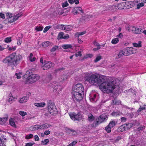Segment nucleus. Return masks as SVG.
Here are the masks:
<instances>
[{"mask_svg":"<svg viewBox=\"0 0 146 146\" xmlns=\"http://www.w3.org/2000/svg\"><path fill=\"white\" fill-rule=\"evenodd\" d=\"M144 5V3L142 2L139 3L137 5V9H139L140 7H143Z\"/></svg>","mask_w":146,"mask_h":146,"instance_id":"46","label":"nucleus"},{"mask_svg":"<svg viewBox=\"0 0 146 146\" xmlns=\"http://www.w3.org/2000/svg\"><path fill=\"white\" fill-rule=\"evenodd\" d=\"M59 48L58 46H53L50 50V51L52 52H54L57 50Z\"/></svg>","mask_w":146,"mask_h":146,"instance_id":"39","label":"nucleus"},{"mask_svg":"<svg viewBox=\"0 0 146 146\" xmlns=\"http://www.w3.org/2000/svg\"><path fill=\"white\" fill-rule=\"evenodd\" d=\"M7 140L4 136H2L0 137V146H6L5 145Z\"/></svg>","mask_w":146,"mask_h":146,"instance_id":"15","label":"nucleus"},{"mask_svg":"<svg viewBox=\"0 0 146 146\" xmlns=\"http://www.w3.org/2000/svg\"><path fill=\"white\" fill-rule=\"evenodd\" d=\"M19 114L22 116H24L27 115V113L22 111H20L19 112Z\"/></svg>","mask_w":146,"mask_h":146,"instance_id":"51","label":"nucleus"},{"mask_svg":"<svg viewBox=\"0 0 146 146\" xmlns=\"http://www.w3.org/2000/svg\"><path fill=\"white\" fill-rule=\"evenodd\" d=\"M111 127H110L108 125L106 126L105 128V130L108 133H110L111 132Z\"/></svg>","mask_w":146,"mask_h":146,"instance_id":"36","label":"nucleus"},{"mask_svg":"<svg viewBox=\"0 0 146 146\" xmlns=\"http://www.w3.org/2000/svg\"><path fill=\"white\" fill-rule=\"evenodd\" d=\"M72 93L73 98L78 102L80 101L83 98L84 94H82L80 92H77L76 94H74V92H72Z\"/></svg>","mask_w":146,"mask_h":146,"instance_id":"8","label":"nucleus"},{"mask_svg":"<svg viewBox=\"0 0 146 146\" xmlns=\"http://www.w3.org/2000/svg\"><path fill=\"white\" fill-rule=\"evenodd\" d=\"M84 113L85 114L88 116V120L90 121H92L95 119L94 117L91 113H89L88 111H85Z\"/></svg>","mask_w":146,"mask_h":146,"instance_id":"13","label":"nucleus"},{"mask_svg":"<svg viewBox=\"0 0 146 146\" xmlns=\"http://www.w3.org/2000/svg\"><path fill=\"white\" fill-rule=\"evenodd\" d=\"M72 27L70 25H64V30L67 31H70L72 30Z\"/></svg>","mask_w":146,"mask_h":146,"instance_id":"24","label":"nucleus"},{"mask_svg":"<svg viewBox=\"0 0 146 146\" xmlns=\"http://www.w3.org/2000/svg\"><path fill=\"white\" fill-rule=\"evenodd\" d=\"M72 45L70 44H64L62 45V47L64 49L72 48Z\"/></svg>","mask_w":146,"mask_h":146,"instance_id":"28","label":"nucleus"},{"mask_svg":"<svg viewBox=\"0 0 146 146\" xmlns=\"http://www.w3.org/2000/svg\"><path fill=\"white\" fill-rule=\"evenodd\" d=\"M29 99V97L27 96L22 98L20 100V102L21 103H25Z\"/></svg>","mask_w":146,"mask_h":146,"instance_id":"21","label":"nucleus"},{"mask_svg":"<svg viewBox=\"0 0 146 146\" xmlns=\"http://www.w3.org/2000/svg\"><path fill=\"white\" fill-rule=\"evenodd\" d=\"M50 86L54 90H57L60 87V86L58 84V83L56 82H52Z\"/></svg>","mask_w":146,"mask_h":146,"instance_id":"18","label":"nucleus"},{"mask_svg":"<svg viewBox=\"0 0 146 146\" xmlns=\"http://www.w3.org/2000/svg\"><path fill=\"white\" fill-rule=\"evenodd\" d=\"M141 41H139L138 42V43H133V44L134 47H140L141 46Z\"/></svg>","mask_w":146,"mask_h":146,"instance_id":"32","label":"nucleus"},{"mask_svg":"<svg viewBox=\"0 0 146 146\" xmlns=\"http://www.w3.org/2000/svg\"><path fill=\"white\" fill-rule=\"evenodd\" d=\"M70 131L72 132V135H75L77 134V132L75 131L74 130L70 129Z\"/></svg>","mask_w":146,"mask_h":146,"instance_id":"53","label":"nucleus"},{"mask_svg":"<svg viewBox=\"0 0 146 146\" xmlns=\"http://www.w3.org/2000/svg\"><path fill=\"white\" fill-rule=\"evenodd\" d=\"M49 41H46L42 43V45L44 47H46L49 45Z\"/></svg>","mask_w":146,"mask_h":146,"instance_id":"31","label":"nucleus"},{"mask_svg":"<svg viewBox=\"0 0 146 146\" xmlns=\"http://www.w3.org/2000/svg\"><path fill=\"white\" fill-rule=\"evenodd\" d=\"M14 99L13 97L11 96L9 98L8 100V102L10 103V104L12 103L14 100Z\"/></svg>","mask_w":146,"mask_h":146,"instance_id":"43","label":"nucleus"},{"mask_svg":"<svg viewBox=\"0 0 146 146\" xmlns=\"http://www.w3.org/2000/svg\"><path fill=\"white\" fill-rule=\"evenodd\" d=\"M33 134H30L26 136L25 138L27 139H30L33 137Z\"/></svg>","mask_w":146,"mask_h":146,"instance_id":"42","label":"nucleus"},{"mask_svg":"<svg viewBox=\"0 0 146 146\" xmlns=\"http://www.w3.org/2000/svg\"><path fill=\"white\" fill-rule=\"evenodd\" d=\"M64 33H63L61 32L60 33L58 36L57 39L58 40L60 39H63Z\"/></svg>","mask_w":146,"mask_h":146,"instance_id":"30","label":"nucleus"},{"mask_svg":"<svg viewBox=\"0 0 146 146\" xmlns=\"http://www.w3.org/2000/svg\"><path fill=\"white\" fill-rule=\"evenodd\" d=\"M120 113L119 111H114L112 112L111 114L113 116H119L120 115Z\"/></svg>","mask_w":146,"mask_h":146,"instance_id":"33","label":"nucleus"},{"mask_svg":"<svg viewBox=\"0 0 146 146\" xmlns=\"http://www.w3.org/2000/svg\"><path fill=\"white\" fill-rule=\"evenodd\" d=\"M146 109V107H143L141 106H140V108L138 109L137 110L138 112L139 113L142 110H145Z\"/></svg>","mask_w":146,"mask_h":146,"instance_id":"52","label":"nucleus"},{"mask_svg":"<svg viewBox=\"0 0 146 146\" xmlns=\"http://www.w3.org/2000/svg\"><path fill=\"white\" fill-rule=\"evenodd\" d=\"M44 124L45 129H47L48 127H50L51 126V125H50L49 124H48V123H46Z\"/></svg>","mask_w":146,"mask_h":146,"instance_id":"55","label":"nucleus"},{"mask_svg":"<svg viewBox=\"0 0 146 146\" xmlns=\"http://www.w3.org/2000/svg\"><path fill=\"white\" fill-rule=\"evenodd\" d=\"M117 122L115 121L112 120L111 121L108 125L111 128L113 127L116 125Z\"/></svg>","mask_w":146,"mask_h":146,"instance_id":"25","label":"nucleus"},{"mask_svg":"<svg viewBox=\"0 0 146 146\" xmlns=\"http://www.w3.org/2000/svg\"><path fill=\"white\" fill-rule=\"evenodd\" d=\"M35 29L37 31H40L42 30L43 28L40 27H36Z\"/></svg>","mask_w":146,"mask_h":146,"instance_id":"59","label":"nucleus"},{"mask_svg":"<svg viewBox=\"0 0 146 146\" xmlns=\"http://www.w3.org/2000/svg\"><path fill=\"white\" fill-rule=\"evenodd\" d=\"M49 142V140L48 139H44L43 141H41V143L43 144L44 145H47Z\"/></svg>","mask_w":146,"mask_h":146,"instance_id":"38","label":"nucleus"},{"mask_svg":"<svg viewBox=\"0 0 146 146\" xmlns=\"http://www.w3.org/2000/svg\"><path fill=\"white\" fill-rule=\"evenodd\" d=\"M77 143V142L76 141H74L69 144L71 146H74Z\"/></svg>","mask_w":146,"mask_h":146,"instance_id":"58","label":"nucleus"},{"mask_svg":"<svg viewBox=\"0 0 146 146\" xmlns=\"http://www.w3.org/2000/svg\"><path fill=\"white\" fill-rule=\"evenodd\" d=\"M69 35L68 34H67L63 36V39H68L69 38Z\"/></svg>","mask_w":146,"mask_h":146,"instance_id":"63","label":"nucleus"},{"mask_svg":"<svg viewBox=\"0 0 146 146\" xmlns=\"http://www.w3.org/2000/svg\"><path fill=\"white\" fill-rule=\"evenodd\" d=\"M34 144V143L31 142L26 143H25V146H32Z\"/></svg>","mask_w":146,"mask_h":146,"instance_id":"54","label":"nucleus"},{"mask_svg":"<svg viewBox=\"0 0 146 146\" xmlns=\"http://www.w3.org/2000/svg\"><path fill=\"white\" fill-rule=\"evenodd\" d=\"M34 72V71L32 69H29L27 71L26 73V75H28V76L30 75L33 74V73Z\"/></svg>","mask_w":146,"mask_h":146,"instance_id":"29","label":"nucleus"},{"mask_svg":"<svg viewBox=\"0 0 146 146\" xmlns=\"http://www.w3.org/2000/svg\"><path fill=\"white\" fill-rule=\"evenodd\" d=\"M77 8L78 12L80 11V13H83V11L82 10V8L81 7H77Z\"/></svg>","mask_w":146,"mask_h":146,"instance_id":"57","label":"nucleus"},{"mask_svg":"<svg viewBox=\"0 0 146 146\" xmlns=\"http://www.w3.org/2000/svg\"><path fill=\"white\" fill-rule=\"evenodd\" d=\"M108 118V115L107 114H102L96 119V121L94 123V124L95 126H97L104 121L106 120Z\"/></svg>","mask_w":146,"mask_h":146,"instance_id":"4","label":"nucleus"},{"mask_svg":"<svg viewBox=\"0 0 146 146\" xmlns=\"http://www.w3.org/2000/svg\"><path fill=\"white\" fill-rule=\"evenodd\" d=\"M125 3H124V2H123L119 4L117 6H115V5H113L111 6L112 9H112L113 8H115V9H117V7L118 9H125Z\"/></svg>","mask_w":146,"mask_h":146,"instance_id":"12","label":"nucleus"},{"mask_svg":"<svg viewBox=\"0 0 146 146\" xmlns=\"http://www.w3.org/2000/svg\"><path fill=\"white\" fill-rule=\"evenodd\" d=\"M39 79V76L37 74H33L29 76L25 82L26 84H30L34 83Z\"/></svg>","mask_w":146,"mask_h":146,"instance_id":"5","label":"nucleus"},{"mask_svg":"<svg viewBox=\"0 0 146 146\" xmlns=\"http://www.w3.org/2000/svg\"><path fill=\"white\" fill-rule=\"evenodd\" d=\"M47 104L48 111L51 115H54L57 113V109L53 102L50 100H48Z\"/></svg>","mask_w":146,"mask_h":146,"instance_id":"3","label":"nucleus"},{"mask_svg":"<svg viewBox=\"0 0 146 146\" xmlns=\"http://www.w3.org/2000/svg\"><path fill=\"white\" fill-rule=\"evenodd\" d=\"M145 127L143 126V127H139L137 129V131H141L143 128L145 129Z\"/></svg>","mask_w":146,"mask_h":146,"instance_id":"56","label":"nucleus"},{"mask_svg":"<svg viewBox=\"0 0 146 146\" xmlns=\"http://www.w3.org/2000/svg\"><path fill=\"white\" fill-rule=\"evenodd\" d=\"M8 119V117L0 118V124L1 125L5 124Z\"/></svg>","mask_w":146,"mask_h":146,"instance_id":"23","label":"nucleus"},{"mask_svg":"<svg viewBox=\"0 0 146 146\" xmlns=\"http://www.w3.org/2000/svg\"><path fill=\"white\" fill-rule=\"evenodd\" d=\"M38 126V125H35L29 127V129L31 131H35L39 129Z\"/></svg>","mask_w":146,"mask_h":146,"instance_id":"20","label":"nucleus"},{"mask_svg":"<svg viewBox=\"0 0 146 146\" xmlns=\"http://www.w3.org/2000/svg\"><path fill=\"white\" fill-rule=\"evenodd\" d=\"M21 13H19L17 15L14 17H12V19H8L9 22L10 23H13L14 21L17 20L22 15Z\"/></svg>","mask_w":146,"mask_h":146,"instance_id":"17","label":"nucleus"},{"mask_svg":"<svg viewBox=\"0 0 146 146\" xmlns=\"http://www.w3.org/2000/svg\"><path fill=\"white\" fill-rule=\"evenodd\" d=\"M124 51V56H129L131 54H133L136 53L135 50H133L132 47H127L123 50Z\"/></svg>","mask_w":146,"mask_h":146,"instance_id":"10","label":"nucleus"},{"mask_svg":"<svg viewBox=\"0 0 146 146\" xmlns=\"http://www.w3.org/2000/svg\"><path fill=\"white\" fill-rule=\"evenodd\" d=\"M69 115L71 119L73 120L79 121L82 119V115L79 112L77 114L73 112L69 114Z\"/></svg>","mask_w":146,"mask_h":146,"instance_id":"7","label":"nucleus"},{"mask_svg":"<svg viewBox=\"0 0 146 146\" xmlns=\"http://www.w3.org/2000/svg\"><path fill=\"white\" fill-rule=\"evenodd\" d=\"M72 11L73 13L75 15H76L78 13L77 7L74 8L72 9Z\"/></svg>","mask_w":146,"mask_h":146,"instance_id":"40","label":"nucleus"},{"mask_svg":"<svg viewBox=\"0 0 146 146\" xmlns=\"http://www.w3.org/2000/svg\"><path fill=\"white\" fill-rule=\"evenodd\" d=\"M131 123H129L128 124H125L122 125L119 127L117 130L119 132H122L123 131H125L126 130H128L130 128L129 127L130 126V127H131L132 126Z\"/></svg>","mask_w":146,"mask_h":146,"instance_id":"11","label":"nucleus"},{"mask_svg":"<svg viewBox=\"0 0 146 146\" xmlns=\"http://www.w3.org/2000/svg\"><path fill=\"white\" fill-rule=\"evenodd\" d=\"M51 27V26H48L46 27L44 29L43 32L44 33L46 32L50 29Z\"/></svg>","mask_w":146,"mask_h":146,"instance_id":"47","label":"nucleus"},{"mask_svg":"<svg viewBox=\"0 0 146 146\" xmlns=\"http://www.w3.org/2000/svg\"><path fill=\"white\" fill-rule=\"evenodd\" d=\"M119 42L118 38H114L111 41V43L113 44H115Z\"/></svg>","mask_w":146,"mask_h":146,"instance_id":"37","label":"nucleus"},{"mask_svg":"<svg viewBox=\"0 0 146 146\" xmlns=\"http://www.w3.org/2000/svg\"><path fill=\"white\" fill-rule=\"evenodd\" d=\"M5 42L6 43L10 42L11 41V38L10 37H9L6 38L4 40Z\"/></svg>","mask_w":146,"mask_h":146,"instance_id":"41","label":"nucleus"},{"mask_svg":"<svg viewBox=\"0 0 146 146\" xmlns=\"http://www.w3.org/2000/svg\"><path fill=\"white\" fill-rule=\"evenodd\" d=\"M68 8L67 9H64V10H62V9H60L58 12V14L59 15H61L62 14H63V15H65V12H69V10H68Z\"/></svg>","mask_w":146,"mask_h":146,"instance_id":"19","label":"nucleus"},{"mask_svg":"<svg viewBox=\"0 0 146 146\" xmlns=\"http://www.w3.org/2000/svg\"><path fill=\"white\" fill-rule=\"evenodd\" d=\"M44 64L42 65V68L44 70H47L48 69L53 67L54 64L52 62L49 61H45Z\"/></svg>","mask_w":146,"mask_h":146,"instance_id":"9","label":"nucleus"},{"mask_svg":"<svg viewBox=\"0 0 146 146\" xmlns=\"http://www.w3.org/2000/svg\"><path fill=\"white\" fill-rule=\"evenodd\" d=\"M128 92H129L132 93L133 94H135V91L132 88H131L130 89L128 90Z\"/></svg>","mask_w":146,"mask_h":146,"instance_id":"60","label":"nucleus"},{"mask_svg":"<svg viewBox=\"0 0 146 146\" xmlns=\"http://www.w3.org/2000/svg\"><path fill=\"white\" fill-rule=\"evenodd\" d=\"M9 47L8 45L7 46V47H5L4 45H3L2 46L0 45V51H3L4 49L7 48Z\"/></svg>","mask_w":146,"mask_h":146,"instance_id":"49","label":"nucleus"},{"mask_svg":"<svg viewBox=\"0 0 146 146\" xmlns=\"http://www.w3.org/2000/svg\"><path fill=\"white\" fill-rule=\"evenodd\" d=\"M132 29L134 30V33L136 34H139L141 32V29H140L138 28L135 27H132Z\"/></svg>","mask_w":146,"mask_h":146,"instance_id":"26","label":"nucleus"},{"mask_svg":"<svg viewBox=\"0 0 146 146\" xmlns=\"http://www.w3.org/2000/svg\"><path fill=\"white\" fill-rule=\"evenodd\" d=\"M86 33V31H84L83 32H78L76 33V35H78V37H79V36L83 35Z\"/></svg>","mask_w":146,"mask_h":146,"instance_id":"44","label":"nucleus"},{"mask_svg":"<svg viewBox=\"0 0 146 146\" xmlns=\"http://www.w3.org/2000/svg\"><path fill=\"white\" fill-rule=\"evenodd\" d=\"M34 138L35 141H38L39 140V137L37 135H35Z\"/></svg>","mask_w":146,"mask_h":146,"instance_id":"64","label":"nucleus"},{"mask_svg":"<svg viewBox=\"0 0 146 146\" xmlns=\"http://www.w3.org/2000/svg\"><path fill=\"white\" fill-rule=\"evenodd\" d=\"M84 78L85 82L90 84L100 85V88L101 91L107 93L112 92L120 83L119 80L116 78L105 79L104 76H100L97 74H91L86 73Z\"/></svg>","mask_w":146,"mask_h":146,"instance_id":"1","label":"nucleus"},{"mask_svg":"<svg viewBox=\"0 0 146 146\" xmlns=\"http://www.w3.org/2000/svg\"><path fill=\"white\" fill-rule=\"evenodd\" d=\"M35 105L37 107H44L46 105L44 102L38 103L35 104Z\"/></svg>","mask_w":146,"mask_h":146,"instance_id":"27","label":"nucleus"},{"mask_svg":"<svg viewBox=\"0 0 146 146\" xmlns=\"http://www.w3.org/2000/svg\"><path fill=\"white\" fill-rule=\"evenodd\" d=\"M97 95L96 94L92 93L90 94V99L91 102H96L97 100Z\"/></svg>","mask_w":146,"mask_h":146,"instance_id":"16","label":"nucleus"},{"mask_svg":"<svg viewBox=\"0 0 146 146\" xmlns=\"http://www.w3.org/2000/svg\"><path fill=\"white\" fill-rule=\"evenodd\" d=\"M68 4L67 1H66L64 3H62V7L64 8L65 7H67L68 6Z\"/></svg>","mask_w":146,"mask_h":146,"instance_id":"48","label":"nucleus"},{"mask_svg":"<svg viewBox=\"0 0 146 146\" xmlns=\"http://www.w3.org/2000/svg\"><path fill=\"white\" fill-rule=\"evenodd\" d=\"M9 124L14 127H16V125L14 122V119L12 117L9 119Z\"/></svg>","mask_w":146,"mask_h":146,"instance_id":"22","label":"nucleus"},{"mask_svg":"<svg viewBox=\"0 0 146 146\" xmlns=\"http://www.w3.org/2000/svg\"><path fill=\"white\" fill-rule=\"evenodd\" d=\"M124 51L123 50H121L120 51L119 54H118L117 57L118 58H120L121 57H122L123 56H124V54H125L124 53Z\"/></svg>","mask_w":146,"mask_h":146,"instance_id":"34","label":"nucleus"},{"mask_svg":"<svg viewBox=\"0 0 146 146\" xmlns=\"http://www.w3.org/2000/svg\"><path fill=\"white\" fill-rule=\"evenodd\" d=\"M75 55L76 57H78V56H82V54H81V52H78L77 53H76L75 54Z\"/></svg>","mask_w":146,"mask_h":146,"instance_id":"62","label":"nucleus"},{"mask_svg":"<svg viewBox=\"0 0 146 146\" xmlns=\"http://www.w3.org/2000/svg\"><path fill=\"white\" fill-rule=\"evenodd\" d=\"M125 3V9H129L133 7L135 4L134 1H126L124 2Z\"/></svg>","mask_w":146,"mask_h":146,"instance_id":"14","label":"nucleus"},{"mask_svg":"<svg viewBox=\"0 0 146 146\" xmlns=\"http://www.w3.org/2000/svg\"><path fill=\"white\" fill-rule=\"evenodd\" d=\"M102 59L101 56H98L96 57L95 59L94 60V61L95 62H96L99 60H100Z\"/></svg>","mask_w":146,"mask_h":146,"instance_id":"50","label":"nucleus"},{"mask_svg":"<svg viewBox=\"0 0 146 146\" xmlns=\"http://www.w3.org/2000/svg\"><path fill=\"white\" fill-rule=\"evenodd\" d=\"M125 27L126 30H127L129 31H134V29H132V27H129L128 25H127L125 26Z\"/></svg>","mask_w":146,"mask_h":146,"instance_id":"45","label":"nucleus"},{"mask_svg":"<svg viewBox=\"0 0 146 146\" xmlns=\"http://www.w3.org/2000/svg\"><path fill=\"white\" fill-rule=\"evenodd\" d=\"M84 88L83 86L81 84L78 83L73 88L72 92H74V94H76L77 92H80L82 94H84Z\"/></svg>","mask_w":146,"mask_h":146,"instance_id":"6","label":"nucleus"},{"mask_svg":"<svg viewBox=\"0 0 146 146\" xmlns=\"http://www.w3.org/2000/svg\"><path fill=\"white\" fill-rule=\"evenodd\" d=\"M64 25L62 24H59L57 25L56 27V28L57 29H59L62 30H64Z\"/></svg>","mask_w":146,"mask_h":146,"instance_id":"35","label":"nucleus"},{"mask_svg":"<svg viewBox=\"0 0 146 146\" xmlns=\"http://www.w3.org/2000/svg\"><path fill=\"white\" fill-rule=\"evenodd\" d=\"M47 78L48 80H51L52 79V76L51 74H49L47 76Z\"/></svg>","mask_w":146,"mask_h":146,"instance_id":"61","label":"nucleus"},{"mask_svg":"<svg viewBox=\"0 0 146 146\" xmlns=\"http://www.w3.org/2000/svg\"><path fill=\"white\" fill-rule=\"evenodd\" d=\"M22 59V57L21 55H16V53H13L3 60V62L7 64L8 66H16Z\"/></svg>","mask_w":146,"mask_h":146,"instance_id":"2","label":"nucleus"}]
</instances>
